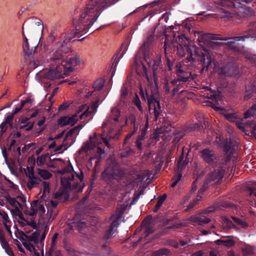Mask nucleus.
Segmentation results:
<instances>
[{"mask_svg":"<svg viewBox=\"0 0 256 256\" xmlns=\"http://www.w3.org/2000/svg\"><path fill=\"white\" fill-rule=\"evenodd\" d=\"M180 64H178L176 66V74L178 76V78L174 79L170 82L172 86L180 84V82H186L190 78V76H192L191 72H184L180 68Z\"/></svg>","mask_w":256,"mask_h":256,"instance_id":"obj_9","label":"nucleus"},{"mask_svg":"<svg viewBox=\"0 0 256 256\" xmlns=\"http://www.w3.org/2000/svg\"><path fill=\"white\" fill-rule=\"evenodd\" d=\"M136 117L134 114H130L126 119L127 122H130L131 126L136 124Z\"/></svg>","mask_w":256,"mask_h":256,"instance_id":"obj_58","label":"nucleus"},{"mask_svg":"<svg viewBox=\"0 0 256 256\" xmlns=\"http://www.w3.org/2000/svg\"><path fill=\"white\" fill-rule=\"evenodd\" d=\"M72 226L80 231L87 226V224L84 220L74 221L72 223Z\"/></svg>","mask_w":256,"mask_h":256,"instance_id":"obj_28","label":"nucleus"},{"mask_svg":"<svg viewBox=\"0 0 256 256\" xmlns=\"http://www.w3.org/2000/svg\"><path fill=\"white\" fill-rule=\"evenodd\" d=\"M174 38L172 44L176 46L177 53L180 57L184 56L186 50L188 54L186 56L188 62H194V59L192 57V52L194 51L195 56L197 57L198 61L202 66V70L205 69L208 70L212 61L211 55L208 50L206 49L202 50L200 48H192L188 44L190 39L185 34H179L177 37L174 36Z\"/></svg>","mask_w":256,"mask_h":256,"instance_id":"obj_2","label":"nucleus"},{"mask_svg":"<svg viewBox=\"0 0 256 256\" xmlns=\"http://www.w3.org/2000/svg\"><path fill=\"white\" fill-rule=\"evenodd\" d=\"M210 183V182L206 179L204 184L202 185V186L198 191V194H203V193L205 192L209 188Z\"/></svg>","mask_w":256,"mask_h":256,"instance_id":"obj_45","label":"nucleus"},{"mask_svg":"<svg viewBox=\"0 0 256 256\" xmlns=\"http://www.w3.org/2000/svg\"><path fill=\"white\" fill-rule=\"evenodd\" d=\"M153 232L154 229L152 226H150L149 225L146 226L144 234L145 237L148 236V235Z\"/></svg>","mask_w":256,"mask_h":256,"instance_id":"obj_54","label":"nucleus"},{"mask_svg":"<svg viewBox=\"0 0 256 256\" xmlns=\"http://www.w3.org/2000/svg\"><path fill=\"white\" fill-rule=\"evenodd\" d=\"M162 62L160 56L158 55L156 58L154 60L150 68L153 71V80L156 86H158V78H157L156 71Z\"/></svg>","mask_w":256,"mask_h":256,"instance_id":"obj_16","label":"nucleus"},{"mask_svg":"<svg viewBox=\"0 0 256 256\" xmlns=\"http://www.w3.org/2000/svg\"><path fill=\"white\" fill-rule=\"evenodd\" d=\"M216 244L218 246L224 245L226 247H232L234 245L235 242L231 239L226 240L219 239L216 241Z\"/></svg>","mask_w":256,"mask_h":256,"instance_id":"obj_26","label":"nucleus"},{"mask_svg":"<svg viewBox=\"0 0 256 256\" xmlns=\"http://www.w3.org/2000/svg\"><path fill=\"white\" fill-rule=\"evenodd\" d=\"M6 200L12 206L16 207V204H18L21 209H23L24 204L18 202L15 198L9 196L7 198Z\"/></svg>","mask_w":256,"mask_h":256,"instance_id":"obj_37","label":"nucleus"},{"mask_svg":"<svg viewBox=\"0 0 256 256\" xmlns=\"http://www.w3.org/2000/svg\"><path fill=\"white\" fill-rule=\"evenodd\" d=\"M23 245L27 250H28L30 252H32V250L34 252L36 250L34 246L29 242H23Z\"/></svg>","mask_w":256,"mask_h":256,"instance_id":"obj_49","label":"nucleus"},{"mask_svg":"<svg viewBox=\"0 0 256 256\" xmlns=\"http://www.w3.org/2000/svg\"><path fill=\"white\" fill-rule=\"evenodd\" d=\"M72 166H66L62 168L60 170H58V172L64 176H70V174H73L72 172Z\"/></svg>","mask_w":256,"mask_h":256,"instance_id":"obj_44","label":"nucleus"},{"mask_svg":"<svg viewBox=\"0 0 256 256\" xmlns=\"http://www.w3.org/2000/svg\"><path fill=\"white\" fill-rule=\"evenodd\" d=\"M222 218L224 222V224L225 225V226L227 227V228H235L234 224H233L230 220L225 216H222Z\"/></svg>","mask_w":256,"mask_h":256,"instance_id":"obj_38","label":"nucleus"},{"mask_svg":"<svg viewBox=\"0 0 256 256\" xmlns=\"http://www.w3.org/2000/svg\"><path fill=\"white\" fill-rule=\"evenodd\" d=\"M182 176V174H181L180 172H177L175 176L172 178V180H174V181L171 184V187L174 188V186H176L178 182L181 179Z\"/></svg>","mask_w":256,"mask_h":256,"instance_id":"obj_41","label":"nucleus"},{"mask_svg":"<svg viewBox=\"0 0 256 256\" xmlns=\"http://www.w3.org/2000/svg\"><path fill=\"white\" fill-rule=\"evenodd\" d=\"M220 4L223 7L230 8H240L242 12L246 16L251 17L254 16V11L249 7L246 6V4L250 3L252 0H219Z\"/></svg>","mask_w":256,"mask_h":256,"instance_id":"obj_6","label":"nucleus"},{"mask_svg":"<svg viewBox=\"0 0 256 256\" xmlns=\"http://www.w3.org/2000/svg\"><path fill=\"white\" fill-rule=\"evenodd\" d=\"M22 48L24 54L29 56L34 53L37 48V45L32 46V48H30L28 42L23 44Z\"/></svg>","mask_w":256,"mask_h":256,"instance_id":"obj_24","label":"nucleus"},{"mask_svg":"<svg viewBox=\"0 0 256 256\" xmlns=\"http://www.w3.org/2000/svg\"><path fill=\"white\" fill-rule=\"evenodd\" d=\"M83 186H81L78 183L76 182L73 185V188L76 189L78 192H81L83 190Z\"/></svg>","mask_w":256,"mask_h":256,"instance_id":"obj_63","label":"nucleus"},{"mask_svg":"<svg viewBox=\"0 0 256 256\" xmlns=\"http://www.w3.org/2000/svg\"><path fill=\"white\" fill-rule=\"evenodd\" d=\"M58 234L57 233H55L54 235L52 236V244L49 250L46 253V256H52V252L54 251V248L56 244V240L58 238Z\"/></svg>","mask_w":256,"mask_h":256,"instance_id":"obj_33","label":"nucleus"},{"mask_svg":"<svg viewBox=\"0 0 256 256\" xmlns=\"http://www.w3.org/2000/svg\"><path fill=\"white\" fill-rule=\"evenodd\" d=\"M98 106V100L93 102L90 106H88L86 110L82 112L84 108V106H82L80 108L78 114L79 115L80 119L82 120L83 117L90 116L92 114H95Z\"/></svg>","mask_w":256,"mask_h":256,"instance_id":"obj_14","label":"nucleus"},{"mask_svg":"<svg viewBox=\"0 0 256 256\" xmlns=\"http://www.w3.org/2000/svg\"><path fill=\"white\" fill-rule=\"evenodd\" d=\"M48 154H42L37 158V163L38 164L42 165L44 164L46 158Z\"/></svg>","mask_w":256,"mask_h":256,"instance_id":"obj_52","label":"nucleus"},{"mask_svg":"<svg viewBox=\"0 0 256 256\" xmlns=\"http://www.w3.org/2000/svg\"><path fill=\"white\" fill-rule=\"evenodd\" d=\"M242 252L244 256L251 255L254 254L253 249L250 246H247L244 248H243Z\"/></svg>","mask_w":256,"mask_h":256,"instance_id":"obj_57","label":"nucleus"},{"mask_svg":"<svg viewBox=\"0 0 256 256\" xmlns=\"http://www.w3.org/2000/svg\"><path fill=\"white\" fill-rule=\"evenodd\" d=\"M78 115L74 114L72 116H64L60 117L58 120V124L60 126H65L66 125L70 124L71 126L74 125L77 120Z\"/></svg>","mask_w":256,"mask_h":256,"instance_id":"obj_15","label":"nucleus"},{"mask_svg":"<svg viewBox=\"0 0 256 256\" xmlns=\"http://www.w3.org/2000/svg\"><path fill=\"white\" fill-rule=\"evenodd\" d=\"M198 118V122L188 124L182 126V136H184L185 132L200 131L206 128L207 123L206 119L202 115L199 116Z\"/></svg>","mask_w":256,"mask_h":256,"instance_id":"obj_8","label":"nucleus"},{"mask_svg":"<svg viewBox=\"0 0 256 256\" xmlns=\"http://www.w3.org/2000/svg\"><path fill=\"white\" fill-rule=\"evenodd\" d=\"M38 174L44 179L48 180L52 176V174L46 170L38 169Z\"/></svg>","mask_w":256,"mask_h":256,"instance_id":"obj_32","label":"nucleus"},{"mask_svg":"<svg viewBox=\"0 0 256 256\" xmlns=\"http://www.w3.org/2000/svg\"><path fill=\"white\" fill-rule=\"evenodd\" d=\"M24 212L26 214L30 216H34L36 215L37 214V208H34V206H31V208L30 210H26Z\"/></svg>","mask_w":256,"mask_h":256,"instance_id":"obj_56","label":"nucleus"},{"mask_svg":"<svg viewBox=\"0 0 256 256\" xmlns=\"http://www.w3.org/2000/svg\"><path fill=\"white\" fill-rule=\"evenodd\" d=\"M256 114V104L253 105L244 114V118H248L250 116Z\"/></svg>","mask_w":256,"mask_h":256,"instance_id":"obj_34","label":"nucleus"},{"mask_svg":"<svg viewBox=\"0 0 256 256\" xmlns=\"http://www.w3.org/2000/svg\"><path fill=\"white\" fill-rule=\"evenodd\" d=\"M56 34L54 32L53 30L49 34V35L47 38V40H46L47 44L48 46L50 45V44H52L54 43V40H56Z\"/></svg>","mask_w":256,"mask_h":256,"instance_id":"obj_42","label":"nucleus"},{"mask_svg":"<svg viewBox=\"0 0 256 256\" xmlns=\"http://www.w3.org/2000/svg\"><path fill=\"white\" fill-rule=\"evenodd\" d=\"M34 27V24L32 22H24L22 26V34L24 40V44L28 42V40L26 37L24 32V29H26L27 32L29 34H33V29Z\"/></svg>","mask_w":256,"mask_h":256,"instance_id":"obj_20","label":"nucleus"},{"mask_svg":"<svg viewBox=\"0 0 256 256\" xmlns=\"http://www.w3.org/2000/svg\"><path fill=\"white\" fill-rule=\"evenodd\" d=\"M118 225V220L116 219L110 224L108 228L99 238V244L101 246L100 251L94 254L97 256H111L112 250L107 245L110 242L112 236L114 234V229Z\"/></svg>","mask_w":256,"mask_h":256,"instance_id":"obj_4","label":"nucleus"},{"mask_svg":"<svg viewBox=\"0 0 256 256\" xmlns=\"http://www.w3.org/2000/svg\"><path fill=\"white\" fill-rule=\"evenodd\" d=\"M118 0H90L84 8H77L72 16L74 28L70 33L62 38L56 44V48L50 54L49 60L57 64L64 61V54L70 52L67 44L76 36L80 37L87 34L92 25L96 22L102 12L116 3Z\"/></svg>","mask_w":256,"mask_h":256,"instance_id":"obj_1","label":"nucleus"},{"mask_svg":"<svg viewBox=\"0 0 256 256\" xmlns=\"http://www.w3.org/2000/svg\"><path fill=\"white\" fill-rule=\"evenodd\" d=\"M250 38L254 40L256 38V20H252L248 23V29L246 30L244 35L228 38L226 40L228 42L226 44L229 48L238 51L239 50V48L236 42L244 41L246 38Z\"/></svg>","mask_w":256,"mask_h":256,"instance_id":"obj_5","label":"nucleus"},{"mask_svg":"<svg viewBox=\"0 0 256 256\" xmlns=\"http://www.w3.org/2000/svg\"><path fill=\"white\" fill-rule=\"evenodd\" d=\"M224 116L227 120L230 122L234 121V119L236 118L235 114L233 113L226 114H224Z\"/></svg>","mask_w":256,"mask_h":256,"instance_id":"obj_59","label":"nucleus"},{"mask_svg":"<svg viewBox=\"0 0 256 256\" xmlns=\"http://www.w3.org/2000/svg\"><path fill=\"white\" fill-rule=\"evenodd\" d=\"M43 185V194L44 196L46 192L48 193L50 192V185L48 182H42Z\"/></svg>","mask_w":256,"mask_h":256,"instance_id":"obj_60","label":"nucleus"},{"mask_svg":"<svg viewBox=\"0 0 256 256\" xmlns=\"http://www.w3.org/2000/svg\"><path fill=\"white\" fill-rule=\"evenodd\" d=\"M14 116L11 113L8 114V116L4 118V123H6L10 127L13 126L12 120Z\"/></svg>","mask_w":256,"mask_h":256,"instance_id":"obj_43","label":"nucleus"},{"mask_svg":"<svg viewBox=\"0 0 256 256\" xmlns=\"http://www.w3.org/2000/svg\"><path fill=\"white\" fill-rule=\"evenodd\" d=\"M32 22L34 24V27L33 29V33L36 32V26H40V30L41 32H42V31L44 30V26H43V24H42V22L40 20H38V22Z\"/></svg>","mask_w":256,"mask_h":256,"instance_id":"obj_48","label":"nucleus"},{"mask_svg":"<svg viewBox=\"0 0 256 256\" xmlns=\"http://www.w3.org/2000/svg\"><path fill=\"white\" fill-rule=\"evenodd\" d=\"M40 236V232L39 230H36L32 234V239L33 242H34L36 244L38 243V238Z\"/></svg>","mask_w":256,"mask_h":256,"instance_id":"obj_47","label":"nucleus"},{"mask_svg":"<svg viewBox=\"0 0 256 256\" xmlns=\"http://www.w3.org/2000/svg\"><path fill=\"white\" fill-rule=\"evenodd\" d=\"M30 175V177L28 178V187L30 190L32 189L34 186L38 184L40 182L42 181L40 178L35 176H33L32 174Z\"/></svg>","mask_w":256,"mask_h":256,"instance_id":"obj_23","label":"nucleus"},{"mask_svg":"<svg viewBox=\"0 0 256 256\" xmlns=\"http://www.w3.org/2000/svg\"><path fill=\"white\" fill-rule=\"evenodd\" d=\"M122 175V172L119 169L118 164L115 162H112L102 172V178L108 184H110L114 180L118 179Z\"/></svg>","mask_w":256,"mask_h":256,"instance_id":"obj_7","label":"nucleus"},{"mask_svg":"<svg viewBox=\"0 0 256 256\" xmlns=\"http://www.w3.org/2000/svg\"><path fill=\"white\" fill-rule=\"evenodd\" d=\"M2 247L4 250L5 252L8 255L10 256H14V254L8 242H4V244L2 245Z\"/></svg>","mask_w":256,"mask_h":256,"instance_id":"obj_40","label":"nucleus"},{"mask_svg":"<svg viewBox=\"0 0 256 256\" xmlns=\"http://www.w3.org/2000/svg\"><path fill=\"white\" fill-rule=\"evenodd\" d=\"M232 220L237 224L240 226L242 228H246L248 226V224L244 220H242L238 218L232 216Z\"/></svg>","mask_w":256,"mask_h":256,"instance_id":"obj_36","label":"nucleus"},{"mask_svg":"<svg viewBox=\"0 0 256 256\" xmlns=\"http://www.w3.org/2000/svg\"><path fill=\"white\" fill-rule=\"evenodd\" d=\"M146 97L148 100V104L149 108V112H148L146 117V124L140 130V134L138 137L144 140L146 135L147 133V130L148 126V113L151 114V110H152V112L154 113V120L157 121L160 113L162 112V108L160 106V102L156 99V96L154 95V93L152 92L150 94H146Z\"/></svg>","mask_w":256,"mask_h":256,"instance_id":"obj_3","label":"nucleus"},{"mask_svg":"<svg viewBox=\"0 0 256 256\" xmlns=\"http://www.w3.org/2000/svg\"><path fill=\"white\" fill-rule=\"evenodd\" d=\"M100 135L94 133L93 136H90L89 138L90 142H86L84 143L82 147L79 150V153L82 154V152H86L90 150H93L96 146H98L100 144L97 142H100V138L98 137Z\"/></svg>","mask_w":256,"mask_h":256,"instance_id":"obj_10","label":"nucleus"},{"mask_svg":"<svg viewBox=\"0 0 256 256\" xmlns=\"http://www.w3.org/2000/svg\"><path fill=\"white\" fill-rule=\"evenodd\" d=\"M184 160V154L180 156L179 158L178 162H177V168H178V172H180L182 170V169L184 167L186 164V163L185 162H183Z\"/></svg>","mask_w":256,"mask_h":256,"instance_id":"obj_35","label":"nucleus"},{"mask_svg":"<svg viewBox=\"0 0 256 256\" xmlns=\"http://www.w3.org/2000/svg\"><path fill=\"white\" fill-rule=\"evenodd\" d=\"M214 211V208H209L208 209L204 210L202 214L190 216V220L194 224H197L198 225H202L204 224H208L210 222V218L206 216L204 214L210 213Z\"/></svg>","mask_w":256,"mask_h":256,"instance_id":"obj_11","label":"nucleus"},{"mask_svg":"<svg viewBox=\"0 0 256 256\" xmlns=\"http://www.w3.org/2000/svg\"><path fill=\"white\" fill-rule=\"evenodd\" d=\"M170 254V251L166 248H162L152 252V256H168Z\"/></svg>","mask_w":256,"mask_h":256,"instance_id":"obj_27","label":"nucleus"},{"mask_svg":"<svg viewBox=\"0 0 256 256\" xmlns=\"http://www.w3.org/2000/svg\"><path fill=\"white\" fill-rule=\"evenodd\" d=\"M252 125L250 124V127L252 128L251 134L253 136H256V123L255 122H252Z\"/></svg>","mask_w":256,"mask_h":256,"instance_id":"obj_62","label":"nucleus"},{"mask_svg":"<svg viewBox=\"0 0 256 256\" xmlns=\"http://www.w3.org/2000/svg\"><path fill=\"white\" fill-rule=\"evenodd\" d=\"M224 151L226 152H228L231 150V143L230 142H226L224 146Z\"/></svg>","mask_w":256,"mask_h":256,"instance_id":"obj_64","label":"nucleus"},{"mask_svg":"<svg viewBox=\"0 0 256 256\" xmlns=\"http://www.w3.org/2000/svg\"><path fill=\"white\" fill-rule=\"evenodd\" d=\"M76 131V128H72L70 129L68 133L66 134L65 137L63 140V143L65 142L68 138L72 136L74 134Z\"/></svg>","mask_w":256,"mask_h":256,"instance_id":"obj_53","label":"nucleus"},{"mask_svg":"<svg viewBox=\"0 0 256 256\" xmlns=\"http://www.w3.org/2000/svg\"><path fill=\"white\" fill-rule=\"evenodd\" d=\"M100 138V142H98V144H102L103 142L104 143L108 146L109 147V142L108 140L106 138L104 137V134H100V135L98 137Z\"/></svg>","mask_w":256,"mask_h":256,"instance_id":"obj_51","label":"nucleus"},{"mask_svg":"<svg viewBox=\"0 0 256 256\" xmlns=\"http://www.w3.org/2000/svg\"><path fill=\"white\" fill-rule=\"evenodd\" d=\"M134 104L137 106L138 110L142 112L143 110L141 105V102L139 98L136 96L134 100Z\"/></svg>","mask_w":256,"mask_h":256,"instance_id":"obj_55","label":"nucleus"},{"mask_svg":"<svg viewBox=\"0 0 256 256\" xmlns=\"http://www.w3.org/2000/svg\"><path fill=\"white\" fill-rule=\"evenodd\" d=\"M226 171L224 166H220L218 169L211 172L207 175L206 179L210 182H214L215 183L219 182L223 178Z\"/></svg>","mask_w":256,"mask_h":256,"instance_id":"obj_12","label":"nucleus"},{"mask_svg":"<svg viewBox=\"0 0 256 256\" xmlns=\"http://www.w3.org/2000/svg\"><path fill=\"white\" fill-rule=\"evenodd\" d=\"M143 140H144L143 139L138 137V138L136 141V146L139 150H142V142Z\"/></svg>","mask_w":256,"mask_h":256,"instance_id":"obj_61","label":"nucleus"},{"mask_svg":"<svg viewBox=\"0 0 256 256\" xmlns=\"http://www.w3.org/2000/svg\"><path fill=\"white\" fill-rule=\"evenodd\" d=\"M67 63L68 64H72L75 66L79 64L80 60L77 58L72 57L70 58L69 60H68Z\"/></svg>","mask_w":256,"mask_h":256,"instance_id":"obj_50","label":"nucleus"},{"mask_svg":"<svg viewBox=\"0 0 256 256\" xmlns=\"http://www.w3.org/2000/svg\"><path fill=\"white\" fill-rule=\"evenodd\" d=\"M166 198V194H165L158 197V202L154 209V212H156L159 210V208L162 206V204H163Z\"/></svg>","mask_w":256,"mask_h":256,"instance_id":"obj_29","label":"nucleus"},{"mask_svg":"<svg viewBox=\"0 0 256 256\" xmlns=\"http://www.w3.org/2000/svg\"><path fill=\"white\" fill-rule=\"evenodd\" d=\"M120 116L119 110L116 108L112 109L111 114L108 119V122L112 124H114L118 121V118Z\"/></svg>","mask_w":256,"mask_h":256,"instance_id":"obj_21","label":"nucleus"},{"mask_svg":"<svg viewBox=\"0 0 256 256\" xmlns=\"http://www.w3.org/2000/svg\"><path fill=\"white\" fill-rule=\"evenodd\" d=\"M44 76V78L50 80L60 79L62 78L61 74L57 68L49 70L48 72H45Z\"/></svg>","mask_w":256,"mask_h":256,"instance_id":"obj_19","label":"nucleus"},{"mask_svg":"<svg viewBox=\"0 0 256 256\" xmlns=\"http://www.w3.org/2000/svg\"><path fill=\"white\" fill-rule=\"evenodd\" d=\"M128 95V90L126 87H122L121 90V98L120 101L122 102H125V99Z\"/></svg>","mask_w":256,"mask_h":256,"instance_id":"obj_46","label":"nucleus"},{"mask_svg":"<svg viewBox=\"0 0 256 256\" xmlns=\"http://www.w3.org/2000/svg\"><path fill=\"white\" fill-rule=\"evenodd\" d=\"M34 124V122H29L27 124H24L23 125L18 126V124H16V128H18L20 130L24 129L26 131H30L32 128Z\"/></svg>","mask_w":256,"mask_h":256,"instance_id":"obj_30","label":"nucleus"},{"mask_svg":"<svg viewBox=\"0 0 256 256\" xmlns=\"http://www.w3.org/2000/svg\"><path fill=\"white\" fill-rule=\"evenodd\" d=\"M144 60L148 64L149 68H150L154 60H153L152 55L150 53L143 54Z\"/></svg>","mask_w":256,"mask_h":256,"instance_id":"obj_39","label":"nucleus"},{"mask_svg":"<svg viewBox=\"0 0 256 256\" xmlns=\"http://www.w3.org/2000/svg\"><path fill=\"white\" fill-rule=\"evenodd\" d=\"M74 178V174H70V176H64L61 178V184L66 188H70V181Z\"/></svg>","mask_w":256,"mask_h":256,"instance_id":"obj_22","label":"nucleus"},{"mask_svg":"<svg viewBox=\"0 0 256 256\" xmlns=\"http://www.w3.org/2000/svg\"><path fill=\"white\" fill-rule=\"evenodd\" d=\"M226 39H224V40L226 41ZM211 40H223L222 39H220L218 37L216 36V35L210 34V33H204L202 34L198 38V40L200 42H203L204 44H208ZM227 42H226V43Z\"/></svg>","mask_w":256,"mask_h":256,"instance_id":"obj_17","label":"nucleus"},{"mask_svg":"<svg viewBox=\"0 0 256 256\" xmlns=\"http://www.w3.org/2000/svg\"><path fill=\"white\" fill-rule=\"evenodd\" d=\"M104 80L102 78L98 79L94 84V90H100L104 86Z\"/></svg>","mask_w":256,"mask_h":256,"instance_id":"obj_31","label":"nucleus"},{"mask_svg":"<svg viewBox=\"0 0 256 256\" xmlns=\"http://www.w3.org/2000/svg\"><path fill=\"white\" fill-rule=\"evenodd\" d=\"M200 156L208 164H214L217 162L216 152L210 148H206L200 151Z\"/></svg>","mask_w":256,"mask_h":256,"instance_id":"obj_13","label":"nucleus"},{"mask_svg":"<svg viewBox=\"0 0 256 256\" xmlns=\"http://www.w3.org/2000/svg\"><path fill=\"white\" fill-rule=\"evenodd\" d=\"M154 41V36L150 35L148 37L146 40L140 47V50L143 54L150 53V48Z\"/></svg>","mask_w":256,"mask_h":256,"instance_id":"obj_18","label":"nucleus"},{"mask_svg":"<svg viewBox=\"0 0 256 256\" xmlns=\"http://www.w3.org/2000/svg\"><path fill=\"white\" fill-rule=\"evenodd\" d=\"M126 52V50H124L122 52V53L120 54V57H118H118L119 54V52L116 53L112 58V63L111 66V69L113 70L114 71L115 70V69L119 62L120 59L122 57L124 54H125Z\"/></svg>","mask_w":256,"mask_h":256,"instance_id":"obj_25","label":"nucleus"}]
</instances>
